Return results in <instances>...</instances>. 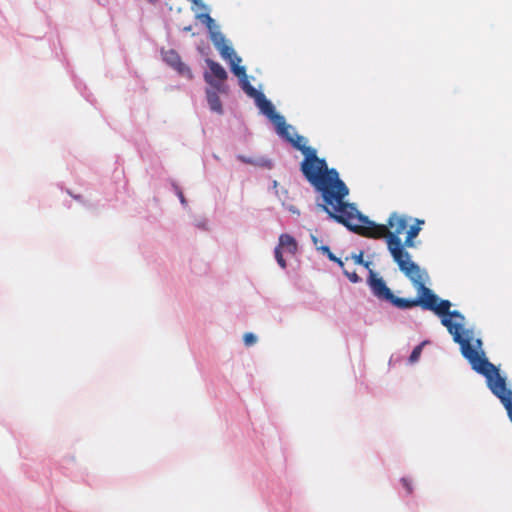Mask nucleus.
<instances>
[{
	"mask_svg": "<svg viewBox=\"0 0 512 512\" xmlns=\"http://www.w3.org/2000/svg\"><path fill=\"white\" fill-rule=\"evenodd\" d=\"M206 67L203 78L206 83V98L212 111L222 113L220 96L224 93V67L209 57L205 58Z\"/></svg>",
	"mask_w": 512,
	"mask_h": 512,
	"instance_id": "obj_5",
	"label": "nucleus"
},
{
	"mask_svg": "<svg viewBox=\"0 0 512 512\" xmlns=\"http://www.w3.org/2000/svg\"><path fill=\"white\" fill-rule=\"evenodd\" d=\"M274 255L279 266L283 269L286 268V261L283 257V251L276 247L274 250Z\"/></svg>",
	"mask_w": 512,
	"mask_h": 512,
	"instance_id": "obj_13",
	"label": "nucleus"
},
{
	"mask_svg": "<svg viewBox=\"0 0 512 512\" xmlns=\"http://www.w3.org/2000/svg\"><path fill=\"white\" fill-rule=\"evenodd\" d=\"M354 262L358 265H364L366 268L369 267L370 263L365 262L363 259V252H360L359 254H355L352 256Z\"/></svg>",
	"mask_w": 512,
	"mask_h": 512,
	"instance_id": "obj_16",
	"label": "nucleus"
},
{
	"mask_svg": "<svg viewBox=\"0 0 512 512\" xmlns=\"http://www.w3.org/2000/svg\"><path fill=\"white\" fill-rule=\"evenodd\" d=\"M183 30H184V31L189 32V31H191V30H192V27H191V26H187V27H184V29H183Z\"/></svg>",
	"mask_w": 512,
	"mask_h": 512,
	"instance_id": "obj_25",
	"label": "nucleus"
},
{
	"mask_svg": "<svg viewBox=\"0 0 512 512\" xmlns=\"http://www.w3.org/2000/svg\"><path fill=\"white\" fill-rule=\"evenodd\" d=\"M323 210L330 218L358 235L373 239L385 238L388 250L398 266L412 261L410 254L403 249L399 237L408 228V218L405 215L393 212L386 225L377 224L362 215L354 204L346 202L345 198L337 199L330 208L323 206Z\"/></svg>",
	"mask_w": 512,
	"mask_h": 512,
	"instance_id": "obj_2",
	"label": "nucleus"
},
{
	"mask_svg": "<svg viewBox=\"0 0 512 512\" xmlns=\"http://www.w3.org/2000/svg\"><path fill=\"white\" fill-rule=\"evenodd\" d=\"M422 224H424L423 220L416 219L415 224H413L409 228H407L406 235H408V236H410L412 238L417 237L419 232H420V230H421V225Z\"/></svg>",
	"mask_w": 512,
	"mask_h": 512,
	"instance_id": "obj_12",
	"label": "nucleus"
},
{
	"mask_svg": "<svg viewBox=\"0 0 512 512\" xmlns=\"http://www.w3.org/2000/svg\"><path fill=\"white\" fill-rule=\"evenodd\" d=\"M178 196H179V199L181 201L182 204H185L186 203V200L184 198V195L181 191L178 192Z\"/></svg>",
	"mask_w": 512,
	"mask_h": 512,
	"instance_id": "obj_21",
	"label": "nucleus"
},
{
	"mask_svg": "<svg viewBox=\"0 0 512 512\" xmlns=\"http://www.w3.org/2000/svg\"><path fill=\"white\" fill-rule=\"evenodd\" d=\"M277 248L291 255L296 254L298 246L296 240L289 234H281Z\"/></svg>",
	"mask_w": 512,
	"mask_h": 512,
	"instance_id": "obj_10",
	"label": "nucleus"
},
{
	"mask_svg": "<svg viewBox=\"0 0 512 512\" xmlns=\"http://www.w3.org/2000/svg\"><path fill=\"white\" fill-rule=\"evenodd\" d=\"M278 134L304 155L300 170L311 186L321 194L324 201L322 208L323 206L330 208L337 199L346 198L349 189L340 179L338 171L335 168H328L326 160L319 158L314 148L306 146V139L303 136H292L290 129Z\"/></svg>",
	"mask_w": 512,
	"mask_h": 512,
	"instance_id": "obj_3",
	"label": "nucleus"
},
{
	"mask_svg": "<svg viewBox=\"0 0 512 512\" xmlns=\"http://www.w3.org/2000/svg\"><path fill=\"white\" fill-rule=\"evenodd\" d=\"M243 341L246 346H252L257 342V337L253 333H245Z\"/></svg>",
	"mask_w": 512,
	"mask_h": 512,
	"instance_id": "obj_14",
	"label": "nucleus"
},
{
	"mask_svg": "<svg viewBox=\"0 0 512 512\" xmlns=\"http://www.w3.org/2000/svg\"><path fill=\"white\" fill-rule=\"evenodd\" d=\"M402 245H403V249L405 250V248H412L415 246V242H414V238L406 235V238H405V241L402 242Z\"/></svg>",
	"mask_w": 512,
	"mask_h": 512,
	"instance_id": "obj_18",
	"label": "nucleus"
},
{
	"mask_svg": "<svg viewBox=\"0 0 512 512\" xmlns=\"http://www.w3.org/2000/svg\"><path fill=\"white\" fill-rule=\"evenodd\" d=\"M318 249L326 253L330 260L335 261L337 259V257L331 252L328 246L318 247Z\"/></svg>",
	"mask_w": 512,
	"mask_h": 512,
	"instance_id": "obj_20",
	"label": "nucleus"
},
{
	"mask_svg": "<svg viewBox=\"0 0 512 512\" xmlns=\"http://www.w3.org/2000/svg\"><path fill=\"white\" fill-rule=\"evenodd\" d=\"M163 58L165 62H167L171 67L178 71L184 77L188 79H192V71L191 69L181 61L179 54L174 50H169L164 52Z\"/></svg>",
	"mask_w": 512,
	"mask_h": 512,
	"instance_id": "obj_9",
	"label": "nucleus"
},
{
	"mask_svg": "<svg viewBox=\"0 0 512 512\" xmlns=\"http://www.w3.org/2000/svg\"><path fill=\"white\" fill-rule=\"evenodd\" d=\"M190 1L195 3V4H198L200 2V0H190Z\"/></svg>",
	"mask_w": 512,
	"mask_h": 512,
	"instance_id": "obj_26",
	"label": "nucleus"
},
{
	"mask_svg": "<svg viewBox=\"0 0 512 512\" xmlns=\"http://www.w3.org/2000/svg\"><path fill=\"white\" fill-rule=\"evenodd\" d=\"M334 262L338 263V265L343 268L344 263L340 258H337Z\"/></svg>",
	"mask_w": 512,
	"mask_h": 512,
	"instance_id": "obj_22",
	"label": "nucleus"
},
{
	"mask_svg": "<svg viewBox=\"0 0 512 512\" xmlns=\"http://www.w3.org/2000/svg\"><path fill=\"white\" fill-rule=\"evenodd\" d=\"M312 241H313V243L317 246V244H318V239H317V237H316V236H313V235H312Z\"/></svg>",
	"mask_w": 512,
	"mask_h": 512,
	"instance_id": "obj_23",
	"label": "nucleus"
},
{
	"mask_svg": "<svg viewBox=\"0 0 512 512\" xmlns=\"http://www.w3.org/2000/svg\"><path fill=\"white\" fill-rule=\"evenodd\" d=\"M312 241H313V243L317 246V244H318V239H317V237H316V236H313V235H312Z\"/></svg>",
	"mask_w": 512,
	"mask_h": 512,
	"instance_id": "obj_24",
	"label": "nucleus"
},
{
	"mask_svg": "<svg viewBox=\"0 0 512 512\" xmlns=\"http://www.w3.org/2000/svg\"><path fill=\"white\" fill-rule=\"evenodd\" d=\"M490 390L501 401L512 422V391L507 388L506 380H499Z\"/></svg>",
	"mask_w": 512,
	"mask_h": 512,
	"instance_id": "obj_7",
	"label": "nucleus"
},
{
	"mask_svg": "<svg viewBox=\"0 0 512 512\" xmlns=\"http://www.w3.org/2000/svg\"><path fill=\"white\" fill-rule=\"evenodd\" d=\"M344 274L349 278V280L353 283H357L360 278L359 276L357 275L356 272H349L347 270H344Z\"/></svg>",
	"mask_w": 512,
	"mask_h": 512,
	"instance_id": "obj_19",
	"label": "nucleus"
},
{
	"mask_svg": "<svg viewBox=\"0 0 512 512\" xmlns=\"http://www.w3.org/2000/svg\"><path fill=\"white\" fill-rule=\"evenodd\" d=\"M401 483L403 487L406 489L408 494H411L413 491L411 481L408 478H402Z\"/></svg>",
	"mask_w": 512,
	"mask_h": 512,
	"instance_id": "obj_17",
	"label": "nucleus"
},
{
	"mask_svg": "<svg viewBox=\"0 0 512 512\" xmlns=\"http://www.w3.org/2000/svg\"><path fill=\"white\" fill-rule=\"evenodd\" d=\"M226 60H228L232 73L238 78L239 85L242 90L251 98L254 99L256 106L260 111L266 115L269 120L276 126L278 133H285L286 130L291 129V126L286 124L284 117L275 111L273 104L266 98V96L258 91L250 84L245 66L241 65L242 59L235 52L233 47L226 44Z\"/></svg>",
	"mask_w": 512,
	"mask_h": 512,
	"instance_id": "obj_4",
	"label": "nucleus"
},
{
	"mask_svg": "<svg viewBox=\"0 0 512 512\" xmlns=\"http://www.w3.org/2000/svg\"><path fill=\"white\" fill-rule=\"evenodd\" d=\"M400 271L413 283L417 290L416 302L424 310L433 311L441 317V323L452 335L453 340L460 345L464 358L468 360L472 369L486 378L489 389L498 384L499 380H506L499 373V369L489 362L481 349L482 341L476 339L472 344V336L464 329L465 317L457 310L451 311L449 300H439L438 296L426 287L424 272L413 261L398 266Z\"/></svg>",
	"mask_w": 512,
	"mask_h": 512,
	"instance_id": "obj_1",
	"label": "nucleus"
},
{
	"mask_svg": "<svg viewBox=\"0 0 512 512\" xmlns=\"http://www.w3.org/2000/svg\"><path fill=\"white\" fill-rule=\"evenodd\" d=\"M197 19L206 24V27L210 33V39L214 43L216 49L219 51L220 55L224 57V35L217 30V26L214 23V20L210 17L208 13L197 14Z\"/></svg>",
	"mask_w": 512,
	"mask_h": 512,
	"instance_id": "obj_6",
	"label": "nucleus"
},
{
	"mask_svg": "<svg viewBox=\"0 0 512 512\" xmlns=\"http://www.w3.org/2000/svg\"><path fill=\"white\" fill-rule=\"evenodd\" d=\"M421 352H422V345L416 346L410 355V358H409L410 362H416L419 359Z\"/></svg>",
	"mask_w": 512,
	"mask_h": 512,
	"instance_id": "obj_15",
	"label": "nucleus"
},
{
	"mask_svg": "<svg viewBox=\"0 0 512 512\" xmlns=\"http://www.w3.org/2000/svg\"><path fill=\"white\" fill-rule=\"evenodd\" d=\"M369 283L373 294L377 298L388 302L390 299H392L393 293L390 288L387 287L385 281L382 278L377 277L372 271L370 272Z\"/></svg>",
	"mask_w": 512,
	"mask_h": 512,
	"instance_id": "obj_8",
	"label": "nucleus"
},
{
	"mask_svg": "<svg viewBox=\"0 0 512 512\" xmlns=\"http://www.w3.org/2000/svg\"><path fill=\"white\" fill-rule=\"evenodd\" d=\"M389 302L394 305L397 308L400 309H409L412 307L418 306L416 302V298L413 299H406V298H400L393 294L392 299L389 300Z\"/></svg>",
	"mask_w": 512,
	"mask_h": 512,
	"instance_id": "obj_11",
	"label": "nucleus"
}]
</instances>
